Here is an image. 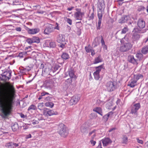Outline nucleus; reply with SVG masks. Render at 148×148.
Returning <instances> with one entry per match:
<instances>
[{
    "label": "nucleus",
    "instance_id": "nucleus-1",
    "mask_svg": "<svg viewBox=\"0 0 148 148\" xmlns=\"http://www.w3.org/2000/svg\"><path fill=\"white\" fill-rule=\"evenodd\" d=\"M15 93L14 86L7 83L2 88L0 86V115L3 118L8 116L13 108V96Z\"/></svg>",
    "mask_w": 148,
    "mask_h": 148
},
{
    "label": "nucleus",
    "instance_id": "nucleus-2",
    "mask_svg": "<svg viewBox=\"0 0 148 148\" xmlns=\"http://www.w3.org/2000/svg\"><path fill=\"white\" fill-rule=\"evenodd\" d=\"M121 44L120 50L121 52H125L129 51L132 47L130 39L126 35L121 40Z\"/></svg>",
    "mask_w": 148,
    "mask_h": 148
},
{
    "label": "nucleus",
    "instance_id": "nucleus-3",
    "mask_svg": "<svg viewBox=\"0 0 148 148\" xmlns=\"http://www.w3.org/2000/svg\"><path fill=\"white\" fill-rule=\"evenodd\" d=\"M58 132L62 136L65 137L68 133L66 126L63 123L59 124L58 127Z\"/></svg>",
    "mask_w": 148,
    "mask_h": 148
},
{
    "label": "nucleus",
    "instance_id": "nucleus-4",
    "mask_svg": "<svg viewBox=\"0 0 148 148\" xmlns=\"http://www.w3.org/2000/svg\"><path fill=\"white\" fill-rule=\"evenodd\" d=\"M11 72L9 71H5L1 74L0 76V79L4 82L8 81L11 77Z\"/></svg>",
    "mask_w": 148,
    "mask_h": 148
},
{
    "label": "nucleus",
    "instance_id": "nucleus-5",
    "mask_svg": "<svg viewBox=\"0 0 148 148\" xmlns=\"http://www.w3.org/2000/svg\"><path fill=\"white\" fill-rule=\"evenodd\" d=\"M106 86L108 91L110 92L114 90L117 88L116 83L114 82L109 81L107 82Z\"/></svg>",
    "mask_w": 148,
    "mask_h": 148
},
{
    "label": "nucleus",
    "instance_id": "nucleus-6",
    "mask_svg": "<svg viewBox=\"0 0 148 148\" xmlns=\"http://www.w3.org/2000/svg\"><path fill=\"white\" fill-rule=\"evenodd\" d=\"M140 103L134 104L132 106L131 113L133 114L135 117H136L138 115V110L140 108Z\"/></svg>",
    "mask_w": 148,
    "mask_h": 148
},
{
    "label": "nucleus",
    "instance_id": "nucleus-7",
    "mask_svg": "<svg viewBox=\"0 0 148 148\" xmlns=\"http://www.w3.org/2000/svg\"><path fill=\"white\" fill-rule=\"evenodd\" d=\"M98 8V14L100 12L103 14V12L105 8V5L103 0H99L97 3Z\"/></svg>",
    "mask_w": 148,
    "mask_h": 148
},
{
    "label": "nucleus",
    "instance_id": "nucleus-8",
    "mask_svg": "<svg viewBox=\"0 0 148 148\" xmlns=\"http://www.w3.org/2000/svg\"><path fill=\"white\" fill-rule=\"evenodd\" d=\"M72 82L71 78H68L66 80L63 85L64 89L66 90L68 88H71L72 86Z\"/></svg>",
    "mask_w": 148,
    "mask_h": 148
},
{
    "label": "nucleus",
    "instance_id": "nucleus-9",
    "mask_svg": "<svg viewBox=\"0 0 148 148\" xmlns=\"http://www.w3.org/2000/svg\"><path fill=\"white\" fill-rule=\"evenodd\" d=\"M103 66L102 65L96 67V71L94 73L93 75L95 79L96 80H98L99 78V73L103 68Z\"/></svg>",
    "mask_w": 148,
    "mask_h": 148
},
{
    "label": "nucleus",
    "instance_id": "nucleus-10",
    "mask_svg": "<svg viewBox=\"0 0 148 148\" xmlns=\"http://www.w3.org/2000/svg\"><path fill=\"white\" fill-rule=\"evenodd\" d=\"M54 30V28L53 26L50 24H49L45 28L44 32V34L48 35Z\"/></svg>",
    "mask_w": 148,
    "mask_h": 148
},
{
    "label": "nucleus",
    "instance_id": "nucleus-11",
    "mask_svg": "<svg viewBox=\"0 0 148 148\" xmlns=\"http://www.w3.org/2000/svg\"><path fill=\"white\" fill-rule=\"evenodd\" d=\"M127 60L129 62L134 64L137 65L138 63V60L135 58L134 56L132 55L128 56L127 57Z\"/></svg>",
    "mask_w": 148,
    "mask_h": 148
},
{
    "label": "nucleus",
    "instance_id": "nucleus-12",
    "mask_svg": "<svg viewBox=\"0 0 148 148\" xmlns=\"http://www.w3.org/2000/svg\"><path fill=\"white\" fill-rule=\"evenodd\" d=\"M134 30L136 32L133 34L132 38L134 40H138L139 39L140 36L136 32H140V30H139L138 28H134Z\"/></svg>",
    "mask_w": 148,
    "mask_h": 148
},
{
    "label": "nucleus",
    "instance_id": "nucleus-13",
    "mask_svg": "<svg viewBox=\"0 0 148 148\" xmlns=\"http://www.w3.org/2000/svg\"><path fill=\"white\" fill-rule=\"evenodd\" d=\"M19 145V144L14 143L13 142H10L5 144V147L6 148H16Z\"/></svg>",
    "mask_w": 148,
    "mask_h": 148
},
{
    "label": "nucleus",
    "instance_id": "nucleus-14",
    "mask_svg": "<svg viewBox=\"0 0 148 148\" xmlns=\"http://www.w3.org/2000/svg\"><path fill=\"white\" fill-rule=\"evenodd\" d=\"M138 27L140 29H143L145 26V21L142 18L139 19L137 22Z\"/></svg>",
    "mask_w": 148,
    "mask_h": 148
},
{
    "label": "nucleus",
    "instance_id": "nucleus-15",
    "mask_svg": "<svg viewBox=\"0 0 148 148\" xmlns=\"http://www.w3.org/2000/svg\"><path fill=\"white\" fill-rule=\"evenodd\" d=\"M25 29L27 31L28 33L30 34H36L39 31V29L38 28L30 29L27 27H26Z\"/></svg>",
    "mask_w": 148,
    "mask_h": 148
},
{
    "label": "nucleus",
    "instance_id": "nucleus-16",
    "mask_svg": "<svg viewBox=\"0 0 148 148\" xmlns=\"http://www.w3.org/2000/svg\"><path fill=\"white\" fill-rule=\"evenodd\" d=\"M79 99V97L77 96H73L70 100V104L72 105L76 104L78 102Z\"/></svg>",
    "mask_w": 148,
    "mask_h": 148
},
{
    "label": "nucleus",
    "instance_id": "nucleus-17",
    "mask_svg": "<svg viewBox=\"0 0 148 148\" xmlns=\"http://www.w3.org/2000/svg\"><path fill=\"white\" fill-rule=\"evenodd\" d=\"M102 16L103 14L101 13L100 12H99V13L98 14V16L99 18V20L98 22V26L97 27V29H100L101 25V23Z\"/></svg>",
    "mask_w": 148,
    "mask_h": 148
},
{
    "label": "nucleus",
    "instance_id": "nucleus-18",
    "mask_svg": "<svg viewBox=\"0 0 148 148\" xmlns=\"http://www.w3.org/2000/svg\"><path fill=\"white\" fill-rule=\"evenodd\" d=\"M84 14V12L81 13H75L74 16L75 18L77 19L81 20L82 19V16Z\"/></svg>",
    "mask_w": 148,
    "mask_h": 148
},
{
    "label": "nucleus",
    "instance_id": "nucleus-19",
    "mask_svg": "<svg viewBox=\"0 0 148 148\" xmlns=\"http://www.w3.org/2000/svg\"><path fill=\"white\" fill-rule=\"evenodd\" d=\"M102 142L104 146H106L112 142L111 140L108 138H106L102 139Z\"/></svg>",
    "mask_w": 148,
    "mask_h": 148
},
{
    "label": "nucleus",
    "instance_id": "nucleus-20",
    "mask_svg": "<svg viewBox=\"0 0 148 148\" xmlns=\"http://www.w3.org/2000/svg\"><path fill=\"white\" fill-rule=\"evenodd\" d=\"M65 41V36L61 34H59L57 37V41L61 43Z\"/></svg>",
    "mask_w": 148,
    "mask_h": 148
},
{
    "label": "nucleus",
    "instance_id": "nucleus-21",
    "mask_svg": "<svg viewBox=\"0 0 148 148\" xmlns=\"http://www.w3.org/2000/svg\"><path fill=\"white\" fill-rule=\"evenodd\" d=\"M52 86V84L50 82L45 81L42 87H44L45 88L50 89L51 88Z\"/></svg>",
    "mask_w": 148,
    "mask_h": 148
},
{
    "label": "nucleus",
    "instance_id": "nucleus-22",
    "mask_svg": "<svg viewBox=\"0 0 148 148\" xmlns=\"http://www.w3.org/2000/svg\"><path fill=\"white\" fill-rule=\"evenodd\" d=\"M137 81L134 78L132 79L128 82V86L131 88L134 87L136 85Z\"/></svg>",
    "mask_w": 148,
    "mask_h": 148
},
{
    "label": "nucleus",
    "instance_id": "nucleus-23",
    "mask_svg": "<svg viewBox=\"0 0 148 148\" xmlns=\"http://www.w3.org/2000/svg\"><path fill=\"white\" fill-rule=\"evenodd\" d=\"M68 72V73L70 77V78H71L72 79V78H75L76 77V76L74 74V71L73 69H69Z\"/></svg>",
    "mask_w": 148,
    "mask_h": 148
},
{
    "label": "nucleus",
    "instance_id": "nucleus-24",
    "mask_svg": "<svg viewBox=\"0 0 148 148\" xmlns=\"http://www.w3.org/2000/svg\"><path fill=\"white\" fill-rule=\"evenodd\" d=\"M93 111L97 113L101 116H103V114H102V110L101 108L97 107L93 109Z\"/></svg>",
    "mask_w": 148,
    "mask_h": 148
},
{
    "label": "nucleus",
    "instance_id": "nucleus-25",
    "mask_svg": "<svg viewBox=\"0 0 148 148\" xmlns=\"http://www.w3.org/2000/svg\"><path fill=\"white\" fill-rule=\"evenodd\" d=\"M128 20V16H123L119 21L120 23H123L126 22Z\"/></svg>",
    "mask_w": 148,
    "mask_h": 148
},
{
    "label": "nucleus",
    "instance_id": "nucleus-26",
    "mask_svg": "<svg viewBox=\"0 0 148 148\" xmlns=\"http://www.w3.org/2000/svg\"><path fill=\"white\" fill-rule=\"evenodd\" d=\"M13 132L16 131L18 128V126L17 123H15L11 126Z\"/></svg>",
    "mask_w": 148,
    "mask_h": 148
},
{
    "label": "nucleus",
    "instance_id": "nucleus-27",
    "mask_svg": "<svg viewBox=\"0 0 148 148\" xmlns=\"http://www.w3.org/2000/svg\"><path fill=\"white\" fill-rule=\"evenodd\" d=\"M102 61V59L101 58V56H99L98 57L95 59L93 63L94 64H97L101 62Z\"/></svg>",
    "mask_w": 148,
    "mask_h": 148
},
{
    "label": "nucleus",
    "instance_id": "nucleus-28",
    "mask_svg": "<svg viewBox=\"0 0 148 148\" xmlns=\"http://www.w3.org/2000/svg\"><path fill=\"white\" fill-rule=\"evenodd\" d=\"M48 115L51 116L53 115H57L58 114L57 112H54L53 110H48L47 112Z\"/></svg>",
    "mask_w": 148,
    "mask_h": 148
},
{
    "label": "nucleus",
    "instance_id": "nucleus-29",
    "mask_svg": "<svg viewBox=\"0 0 148 148\" xmlns=\"http://www.w3.org/2000/svg\"><path fill=\"white\" fill-rule=\"evenodd\" d=\"M45 105V106L49 107L51 108H52L54 105V104L52 102L50 101H48L46 102Z\"/></svg>",
    "mask_w": 148,
    "mask_h": 148
},
{
    "label": "nucleus",
    "instance_id": "nucleus-30",
    "mask_svg": "<svg viewBox=\"0 0 148 148\" xmlns=\"http://www.w3.org/2000/svg\"><path fill=\"white\" fill-rule=\"evenodd\" d=\"M143 78V75L140 74L134 75V79H135V80H136V81L139 79H142Z\"/></svg>",
    "mask_w": 148,
    "mask_h": 148
},
{
    "label": "nucleus",
    "instance_id": "nucleus-31",
    "mask_svg": "<svg viewBox=\"0 0 148 148\" xmlns=\"http://www.w3.org/2000/svg\"><path fill=\"white\" fill-rule=\"evenodd\" d=\"M62 58L63 59L66 60L69 58V54L66 53H63L61 56Z\"/></svg>",
    "mask_w": 148,
    "mask_h": 148
},
{
    "label": "nucleus",
    "instance_id": "nucleus-32",
    "mask_svg": "<svg viewBox=\"0 0 148 148\" xmlns=\"http://www.w3.org/2000/svg\"><path fill=\"white\" fill-rule=\"evenodd\" d=\"M136 57L138 59V61L142 60L143 57V55L141 53H137L136 55Z\"/></svg>",
    "mask_w": 148,
    "mask_h": 148
},
{
    "label": "nucleus",
    "instance_id": "nucleus-33",
    "mask_svg": "<svg viewBox=\"0 0 148 148\" xmlns=\"http://www.w3.org/2000/svg\"><path fill=\"white\" fill-rule=\"evenodd\" d=\"M141 52L144 54H147L148 52V46L143 47L142 49Z\"/></svg>",
    "mask_w": 148,
    "mask_h": 148
},
{
    "label": "nucleus",
    "instance_id": "nucleus-34",
    "mask_svg": "<svg viewBox=\"0 0 148 148\" xmlns=\"http://www.w3.org/2000/svg\"><path fill=\"white\" fill-rule=\"evenodd\" d=\"M32 39L33 43L36 42L38 43L40 42V39L38 37L34 36L33 37Z\"/></svg>",
    "mask_w": 148,
    "mask_h": 148
},
{
    "label": "nucleus",
    "instance_id": "nucleus-35",
    "mask_svg": "<svg viewBox=\"0 0 148 148\" xmlns=\"http://www.w3.org/2000/svg\"><path fill=\"white\" fill-rule=\"evenodd\" d=\"M128 138L126 136H123L122 139V143H123L127 144L128 142Z\"/></svg>",
    "mask_w": 148,
    "mask_h": 148
},
{
    "label": "nucleus",
    "instance_id": "nucleus-36",
    "mask_svg": "<svg viewBox=\"0 0 148 148\" xmlns=\"http://www.w3.org/2000/svg\"><path fill=\"white\" fill-rule=\"evenodd\" d=\"M85 49L87 52H90L92 49L90 45H88V47H86Z\"/></svg>",
    "mask_w": 148,
    "mask_h": 148
},
{
    "label": "nucleus",
    "instance_id": "nucleus-37",
    "mask_svg": "<svg viewBox=\"0 0 148 148\" xmlns=\"http://www.w3.org/2000/svg\"><path fill=\"white\" fill-rule=\"evenodd\" d=\"M36 106L34 105H31L28 109V111H30L31 110H36Z\"/></svg>",
    "mask_w": 148,
    "mask_h": 148
},
{
    "label": "nucleus",
    "instance_id": "nucleus-38",
    "mask_svg": "<svg viewBox=\"0 0 148 148\" xmlns=\"http://www.w3.org/2000/svg\"><path fill=\"white\" fill-rule=\"evenodd\" d=\"M49 109L46 108H45L43 109V114L45 116H48L47 112Z\"/></svg>",
    "mask_w": 148,
    "mask_h": 148
},
{
    "label": "nucleus",
    "instance_id": "nucleus-39",
    "mask_svg": "<svg viewBox=\"0 0 148 148\" xmlns=\"http://www.w3.org/2000/svg\"><path fill=\"white\" fill-rule=\"evenodd\" d=\"M81 131L83 133L87 132V128L85 127L84 126H82L81 127Z\"/></svg>",
    "mask_w": 148,
    "mask_h": 148
},
{
    "label": "nucleus",
    "instance_id": "nucleus-40",
    "mask_svg": "<svg viewBox=\"0 0 148 148\" xmlns=\"http://www.w3.org/2000/svg\"><path fill=\"white\" fill-rule=\"evenodd\" d=\"M49 47L51 48H54L56 47V45L54 42H49Z\"/></svg>",
    "mask_w": 148,
    "mask_h": 148
},
{
    "label": "nucleus",
    "instance_id": "nucleus-41",
    "mask_svg": "<svg viewBox=\"0 0 148 148\" xmlns=\"http://www.w3.org/2000/svg\"><path fill=\"white\" fill-rule=\"evenodd\" d=\"M128 31V29L127 27H125L122 29L121 34H125Z\"/></svg>",
    "mask_w": 148,
    "mask_h": 148
},
{
    "label": "nucleus",
    "instance_id": "nucleus-42",
    "mask_svg": "<svg viewBox=\"0 0 148 148\" xmlns=\"http://www.w3.org/2000/svg\"><path fill=\"white\" fill-rule=\"evenodd\" d=\"M109 117V116L107 114L104 116L103 117V118L104 121L105 122L107 121H108Z\"/></svg>",
    "mask_w": 148,
    "mask_h": 148
},
{
    "label": "nucleus",
    "instance_id": "nucleus-43",
    "mask_svg": "<svg viewBox=\"0 0 148 148\" xmlns=\"http://www.w3.org/2000/svg\"><path fill=\"white\" fill-rule=\"evenodd\" d=\"M43 103H40L38 104V108L40 110H42V107L43 106Z\"/></svg>",
    "mask_w": 148,
    "mask_h": 148
},
{
    "label": "nucleus",
    "instance_id": "nucleus-44",
    "mask_svg": "<svg viewBox=\"0 0 148 148\" xmlns=\"http://www.w3.org/2000/svg\"><path fill=\"white\" fill-rule=\"evenodd\" d=\"M95 16L94 12L93 11L91 14L90 16H89V20H93Z\"/></svg>",
    "mask_w": 148,
    "mask_h": 148
},
{
    "label": "nucleus",
    "instance_id": "nucleus-45",
    "mask_svg": "<svg viewBox=\"0 0 148 148\" xmlns=\"http://www.w3.org/2000/svg\"><path fill=\"white\" fill-rule=\"evenodd\" d=\"M66 21L70 25H71L72 24V20L69 18H66Z\"/></svg>",
    "mask_w": 148,
    "mask_h": 148
},
{
    "label": "nucleus",
    "instance_id": "nucleus-46",
    "mask_svg": "<svg viewBox=\"0 0 148 148\" xmlns=\"http://www.w3.org/2000/svg\"><path fill=\"white\" fill-rule=\"evenodd\" d=\"M26 53H27L26 52H21L19 53L18 56L21 58H23V55L25 54Z\"/></svg>",
    "mask_w": 148,
    "mask_h": 148
},
{
    "label": "nucleus",
    "instance_id": "nucleus-47",
    "mask_svg": "<svg viewBox=\"0 0 148 148\" xmlns=\"http://www.w3.org/2000/svg\"><path fill=\"white\" fill-rule=\"evenodd\" d=\"M26 41L29 44H31L33 43L32 39L29 38H28L27 40Z\"/></svg>",
    "mask_w": 148,
    "mask_h": 148
},
{
    "label": "nucleus",
    "instance_id": "nucleus-48",
    "mask_svg": "<svg viewBox=\"0 0 148 148\" xmlns=\"http://www.w3.org/2000/svg\"><path fill=\"white\" fill-rule=\"evenodd\" d=\"M52 99V98L49 96H48L46 97H45L44 98L45 100V101H51Z\"/></svg>",
    "mask_w": 148,
    "mask_h": 148
},
{
    "label": "nucleus",
    "instance_id": "nucleus-49",
    "mask_svg": "<svg viewBox=\"0 0 148 148\" xmlns=\"http://www.w3.org/2000/svg\"><path fill=\"white\" fill-rule=\"evenodd\" d=\"M77 34L79 36L81 35V29L79 28L78 27H77Z\"/></svg>",
    "mask_w": 148,
    "mask_h": 148
},
{
    "label": "nucleus",
    "instance_id": "nucleus-50",
    "mask_svg": "<svg viewBox=\"0 0 148 148\" xmlns=\"http://www.w3.org/2000/svg\"><path fill=\"white\" fill-rule=\"evenodd\" d=\"M44 94L42 93V92L41 93V95L39 96V98H38V99L39 100H40V99H42L43 98L44 99L45 97H44Z\"/></svg>",
    "mask_w": 148,
    "mask_h": 148
},
{
    "label": "nucleus",
    "instance_id": "nucleus-51",
    "mask_svg": "<svg viewBox=\"0 0 148 148\" xmlns=\"http://www.w3.org/2000/svg\"><path fill=\"white\" fill-rule=\"evenodd\" d=\"M136 139L138 143L141 144H143V141L142 140L139 139L138 138H137Z\"/></svg>",
    "mask_w": 148,
    "mask_h": 148
},
{
    "label": "nucleus",
    "instance_id": "nucleus-52",
    "mask_svg": "<svg viewBox=\"0 0 148 148\" xmlns=\"http://www.w3.org/2000/svg\"><path fill=\"white\" fill-rule=\"evenodd\" d=\"M90 142L91 144L93 146H94L96 144V141H94L93 139H92L90 140Z\"/></svg>",
    "mask_w": 148,
    "mask_h": 148
},
{
    "label": "nucleus",
    "instance_id": "nucleus-53",
    "mask_svg": "<svg viewBox=\"0 0 148 148\" xmlns=\"http://www.w3.org/2000/svg\"><path fill=\"white\" fill-rule=\"evenodd\" d=\"M101 42L102 46H103V45L105 44V42L103 39V37L102 36H101Z\"/></svg>",
    "mask_w": 148,
    "mask_h": 148
},
{
    "label": "nucleus",
    "instance_id": "nucleus-54",
    "mask_svg": "<svg viewBox=\"0 0 148 148\" xmlns=\"http://www.w3.org/2000/svg\"><path fill=\"white\" fill-rule=\"evenodd\" d=\"M27 69L25 68H23V69L21 70V72L22 73H25V72H26Z\"/></svg>",
    "mask_w": 148,
    "mask_h": 148
},
{
    "label": "nucleus",
    "instance_id": "nucleus-55",
    "mask_svg": "<svg viewBox=\"0 0 148 148\" xmlns=\"http://www.w3.org/2000/svg\"><path fill=\"white\" fill-rule=\"evenodd\" d=\"M20 116L22 118H25L26 117V116L24 115L23 114L20 113Z\"/></svg>",
    "mask_w": 148,
    "mask_h": 148
},
{
    "label": "nucleus",
    "instance_id": "nucleus-56",
    "mask_svg": "<svg viewBox=\"0 0 148 148\" xmlns=\"http://www.w3.org/2000/svg\"><path fill=\"white\" fill-rule=\"evenodd\" d=\"M60 47H61L62 49L64 48L65 47V45L64 44H62L60 45H58Z\"/></svg>",
    "mask_w": 148,
    "mask_h": 148
},
{
    "label": "nucleus",
    "instance_id": "nucleus-57",
    "mask_svg": "<svg viewBox=\"0 0 148 148\" xmlns=\"http://www.w3.org/2000/svg\"><path fill=\"white\" fill-rule=\"evenodd\" d=\"M95 131L96 130H94L92 132H90L89 134V136H90L92 134H93L94 133H95Z\"/></svg>",
    "mask_w": 148,
    "mask_h": 148
},
{
    "label": "nucleus",
    "instance_id": "nucleus-58",
    "mask_svg": "<svg viewBox=\"0 0 148 148\" xmlns=\"http://www.w3.org/2000/svg\"><path fill=\"white\" fill-rule=\"evenodd\" d=\"M78 25L79 26H80L82 25V23L81 21L76 23V26H77Z\"/></svg>",
    "mask_w": 148,
    "mask_h": 148
},
{
    "label": "nucleus",
    "instance_id": "nucleus-59",
    "mask_svg": "<svg viewBox=\"0 0 148 148\" xmlns=\"http://www.w3.org/2000/svg\"><path fill=\"white\" fill-rule=\"evenodd\" d=\"M38 123V121L36 120H33L32 122V124L33 125H35Z\"/></svg>",
    "mask_w": 148,
    "mask_h": 148
},
{
    "label": "nucleus",
    "instance_id": "nucleus-60",
    "mask_svg": "<svg viewBox=\"0 0 148 148\" xmlns=\"http://www.w3.org/2000/svg\"><path fill=\"white\" fill-rule=\"evenodd\" d=\"M15 30L17 31L20 32L21 30V29L20 27H18L16 28Z\"/></svg>",
    "mask_w": 148,
    "mask_h": 148
},
{
    "label": "nucleus",
    "instance_id": "nucleus-61",
    "mask_svg": "<svg viewBox=\"0 0 148 148\" xmlns=\"http://www.w3.org/2000/svg\"><path fill=\"white\" fill-rule=\"evenodd\" d=\"M76 10L77 11L75 13H81L82 12H81V9H80L77 8L76 9Z\"/></svg>",
    "mask_w": 148,
    "mask_h": 148
},
{
    "label": "nucleus",
    "instance_id": "nucleus-62",
    "mask_svg": "<svg viewBox=\"0 0 148 148\" xmlns=\"http://www.w3.org/2000/svg\"><path fill=\"white\" fill-rule=\"evenodd\" d=\"M91 52V54L92 56H93L95 54V51L94 49H93L91 50V51H90Z\"/></svg>",
    "mask_w": 148,
    "mask_h": 148
},
{
    "label": "nucleus",
    "instance_id": "nucleus-63",
    "mask_svg": "<svg viewBox=\"0 0 148 148\" xmlns=\"http://www.w3.org/2000/svg\"><path fill=\"white\" fill-rule=\"evenodd\" d=\"M32 137V135L31 134H29L26 136V138L27 139L31 138Z\"/></svg>",
    "mask_w": 148,
    "mask_h": 148
},
{
    "label": "nucleus",
    "instance_id": "nucleus-64",
    "mask_svg": "<svg viewBox=\"0 0 148 148\" xmlns=\"http://www.w3.org/2000/svg\"><path fill=\"white\" fill-rule=\"evenodd\" d=\"M44 67V65L43 64H41L40 65V66L39 68L40 69H43Z\"/></svg>",
    "mask_w": 148,
    "mask_h": 148
}]
</instances>
